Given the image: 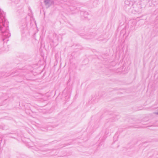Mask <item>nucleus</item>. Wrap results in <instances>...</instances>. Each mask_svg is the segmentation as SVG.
<instances>
[{"instance_id": "6", "label": "nucleus", "mask_w": 158, "mask_h": 158, "mask_svg": "<svg viewBox=\"0 0 158 158\" xmlns=\"http://www.w3.org/2000/svg\"><path fill=\"white\" fill-rule=\"evenodd\" d=\"M65 4L67 5L68 6H69L70 5L69 4V2H66L65 3Z\"/></svg>"}, {"instance_id": "1", "label": "nucleus", "mask_w": 158, "mask_h": 158, "mask_svg": "<svg viewBox=\"0 0 158 158\" xmlns=\"http://www.w3.org/2000/svg\"><path fill=\"white\" fill-rule=\"evenodd\" d=\"M134 1L125 2L127 8L129 10V12L134 14L141 13L142 9L140 2L139 0Z\"/></svg>"}, {"instance_id": "2", "label": "nucleus", "mask_w": 158, "mask_h": 158, "mask_svg": "<svg viewBox=\"0 0 158 158\" xmlns=\"http://www.w3.org/2000/svg\"><path fill=\"white\" fill-rule=\"evenodd\" d=\"M27 24L25 20H24L22 22L20 23V29L21 31L26 30Z\"/></svg>"}, {"instance_id": "8", "label": "nucleus", "mask_w": 158, "mask_h": 158, "mask_svg": "<svg viewBox=\"0 0 158 158\" xmlns=\"http://www.w3.org/2000/svg\"><path fill=\"white\" fill-rule=\"evenodd\" d=\"M20 71H21V72H22V71H23L22 70H20Z\"/></svg>"}, {"instance_id": "7", "label": "nucleus", "mask_w": 158, "mask_h": 158, "mask_svg": "<svg viewBox=\"0 0 158 158\" xmlns=\"http://www.w3.org/2000/svg\"><path fill=\"white\" fill-rule=\"evenodd\" d=\"M156 114H158V112H156Z\"/></svg>"}, {"instance_id": "5", "label": "nucleus", "mask_w": 158, "mask_h": 158, "mask_svg": "<svg viewBox=\"0 0 158 158\" xmlns=\"http://www.w3.org/2000/svg\"><path fill=\"white\" fill-rule=\"evenodd\" d=\"M88 14V12H85L84 13V16L85 18H87V17L85 16V15H86Z\"/></svg>"}, {"instance_id": "4", "label": "nucleus", "mask_w": 158, "mask_h": 158, "mask_svg": "<svg viewBox=\"0 0 158 158\" xmlns=\"http://www.w3.org/2000/svg\"><path fill=\"white\" fill-rule=\"evenodd\" d=\"M136 21L135 20H134L131 21V22L133 23H134V24H135Z\"/></svg>"}, {"instance_id": "3", "label": "nucleus", "mask_w": 158, "mask_h": 158, "mask_svg": "<svg viewBox=\"0 0 158 158\" xmlns=\"http://www.w3.org/2000/svg\"><path fill=\"white\" fill-rule=\"evenodd\" d=\"M44 2L47 8L49 7L53 3V1L51 0H45Z\"/></svg>"}]
</instances>
